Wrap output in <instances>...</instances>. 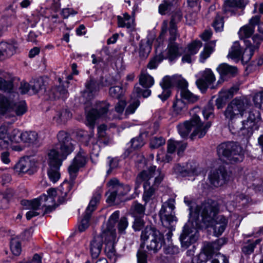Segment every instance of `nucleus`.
<instances>
[{"label":"nucleus","instance_id":"1","mask_svg":"<svg viewBox=\"0 0 263 263\" xmlns=\"http://www.w3.org/2000/svg\"><path fill=\"white\" fill-rule=\"evenodd\" d=\"M72 183L64 181L60 186L58 191L54 189H50L47 191V195L43 194L39 198L32 200H23L21 201L22 205H28L34 209H39L42 206L48 210H52L59 204H61L69 197L70 191L72 189Z\"/></svg>","mask_w":263,"mask_h":263},{"label":"nucleus","instance_id":"2","mask_svg":"<svg viewBox=\"0 0 263 263\" xmlns=\"http://www.w3.org/2000/svg\"><path fill=\"white\" fill-rule=\"evenodd\" d=\"M200 210L201 219L198 221H201L206 228H213L217 236L221 235L227 226L228 219L223 215L216 216L219 211L217 202L208 199L202 203Z\"/></svg>","mask_w":263,"mask_h":263},{"label":"nucleus","instance_id":"3","mask_svg":"<svg viewBox=\"0 0 263 263\" xmlns=\"http://www.w3.org/2000/svg\"><path fill=\"white\" fill-rule=\"evenodd\" d=\"M164 177L160 169L156 166H152L147 170L140 172L135 180V191L137 192L142 183L143 184L144 193L143 200L146 202L153 200L155 197V191Z\"/></svg>","mask_w":263,"mask_h":263},{"label":"nucleus","instance_id":"4","mask_svg":"<svg viewBox=\"0 0 263 263\" xmlns=\"http://www.w3.org/2000/svg\"><path fill=\"white\" fill-rule=\"evenodd\" d=\"M211 125V124L210 122L204 125L201 122L199 117L194 115L190 120L186 121L183 123L179 124L177 128L181 137L185 138L188 136L192 128H194V132L191 135V138L193 139L194 136H197L199 138H201L205 135Z\"/></svg>","mask_w":263,"mask_h":263},{"label":"nucleus","instance_id":"5","mask_svg":"<svg viewBox=\"0 0 263 263\" xmlns=\"http://www.w3.org/2000/svg\"><path fill=\"white\" fill-rule=\"evenodd\" d=\"M217 151L220 158H225L231 163L241 162L243 159L242 147L236 142L222 143L218 145Z\"/></svg>","mask_w":263,"mask_h":263},{"label":"nucleus","instance_id":"6","mask_svg":"<svg viewBox=\"0 0 263 263\" xmlns=\"http://www.w3.org/2000/svg\"><path fill=\"white\" fill-rule=\"evenodd\" d=\"M168 30L170 37L165 58L170 61H173L180 57L183 53V48L182 45L175 42L177 37H179V34L177 32V26L174 18H172L170 22Z\"/></svg>","mask_w":263,"mask_h":263},{"label":"nucleus","instance_id":"7","mask_svg":"<svg viewBox=\"0 0 263 263\" xmlns=\"http://www.w3.org/2000/svg\"><path fill=\"white\" fill-rule=\"evenodd\" d=\"M141 239L147 241L146 248L149 251L156 253L162 246L163 242V235L156 228L151 227H146L142 231Z\"/></svg>","mask_w":263,"mask_h":263},{"label":"nucleus","instance_id":"8","mask_svg":"<svg viewBox=\"0 0 263 263\" xmlns=\"http://www.w3.org/2000/svg\"><path fill=\"white\" fill-rule=\"evenodd\" d=\"M107 185L109 187V191L106 194V201L109 203L121 201L122 198L131 190L129 185L120 183L116 178L110 179L107 182Z\"/></svg>","mask_w":263,"mask_h":263},{"label":"nucleus","instance_id":"9","mask_svg":"<svg viewBox=\"0 0 263 263\" xmlns=\"http://www.w3.org/2000/svg\"><path fill=\"white\" fill-rule=\"evenodd\" d=\"M110 104L106 101L97 102L95 107L87 114L86 119L88 125L90 126H93L96 120L98 119H110Z\"/></svg>","mask_w":263,"mask_h":263},{"label":"nucleus","instance_id":"10","mask_svg":"<svg viewBox=\"0 0 263 263\" xmlns=\"http://www.w3.org/2000/svg\"><path fill=\"white\" fill-rule=\"evenodd\" d=\"M248 107L246 99L243 98H235L227 105L224 116L227 120L232 121L239 116L242 117Z\"/></svg>","mask_w":263,"mask_h":263},{"label":"nucleus","instance_id":"11","mask_svg":"<svg viewBox=\"0 0 263 263\" xmlns=\"http://www.w3.org/2000/svg\"><path fill=\"white\" fill-rule=\"evenodd\" d=\"M57 138L58 143L57 145V148L60 151V154L58 153V155L60 159L63 161L74 150L75 141L64 131L59 132Z\"/></svg>","mask_w":263,"mask_h":263},{"label":"nucleus","instance_id":"12","mask_svg":"<svg viewBox=\"0 0 263 263\" xmlns=\"http://www.w3.org/2000/svg\"><path fill=\"white\" fill-rule=\"evenodd\" d=\"M187 143L183 141L170 139L167 142V153L164 156L161 151L157 154V160L164 162H169L172 160L173 154L177 151L178 155H180L186 148Z\"/></svg>","mask_w":263,"mask_h":263},{"label":"nucleus","instance_id":"13","mask_svg":"<svg viewBox=\"0 0 263 263\" xmlns=\"http://www.w3.org/2000/svg\"><path fill=\"white\" fill-rule=\"evenodd\" d=\"M48 155L49 166L48 176L52 182L55 183L60 178L59 168L63 160L59 157L58 151L55 149H51Z\"/></svg>","mask_w":263,"mask_h":263},{"label":"nucleus","instance_id":"14","mask_svg":"<svg viewBox=\"0 0 263 263\" xmlns=\"http://www.w3.org/2000/svg\"><path fill=\"white\" fill-rule=\"evenodd\" d=\"M175 200L169 199L163 203L159 211V215L162 223L167 227L176 222L177 218L175 216Z\"/></svg>","mask_w":263,"mask_h":263},{"label":"nucleus","instance_id":"15","mask_svg":"<svg viewBox=\"0 0 263 263\" xmlns=\"http://www.w3.org/2000/svg\"><path fill=\"white\" fill-rule=\"evenodd\" d=\"M87 162V155L81 150L76 156L69 166L68 171L71 179L70 183L73 185V180L77 176L80 168L84 167Z\"/></svg>","mask_w":263,"mask_h":263},{"label":"nucleus","instance_id":"16","mask_svg":"<svg viewBox=\"0 0 263 263\" xmlns=\"http://www.w3.org/2000/svg\"><path fill=\"white\" fill-rule=\"evenodd\" d=\"M151 94V90L149 89H143L139 86H135L134 89L133 95L135 96V99H132L129 105L126 108L125 115L127 116L135 112L136 109L140 105V101L137 98L142 96L143 98H147Z\"/></svg>","mask_w":263,"mask_h":263},{"label":"nucleus","instance_id":"17","mask_svg":"<svg viewBox=\"0 0 263 263\" xmlns=\"http://www.w3.org/2000/svg\"><path fill=\"white\" fill-rule=\"evenodd\" d=\"M216 81V77L212 70L206 68L201 73V78L196 81V85L202 92H205L209 87L211 89L215 87L211 86Z\"/></svg>","mask_w":263,"mask_h":263},{"label":"nucleus","instance_id":"18","mask_svg":"<svg viewBox=\"0 0 263 263\" xmlns=\"http://www.w3.org/2000/svg\"><path fill=\"white\" fill-rule=\"evenodd\" d=\"M230 175L224 166H220L209 176L210 182L215 187L225 184L229 179Z\"/></svg>","mask_w":263,"mask_h":263},{"label":"nucleus","instance_id":"19","mask_svg":"<svg viewBox=\"0 0 263 263\" xmlns=\"http://www.w3.org/2000/svg\"><path fill=\"white\" fill-rule=\"evenodd\" d=\"M202 46L199 40H195L188 44L183 49V54L181 59L182 63H191L194 60V56L196 54Z\"/></svg>","mask_w":263,"mask_h":263},{"label":"nucleus","instance_id":"20","mask_svg":"<svg viewBox=\"0 0 263 263\" xmlns=\"http://www.w3.org/2000/svg\"><path fill=\"white\" fill-rule=\"evenodd\" d=\"M198 233L194 229H189L187 224L184 226L182 233L180 235V240L182 247L186 249L198 239Z\"/></svg>","mask_w":263,"mask_h":263},{"label":"nucleus","instance_id":"21","mask_svg":"<svg viewBox=\"0 0 263 263\" xmlns=\"http://www.w3.org/2000/svg\"><path fill=\"white\" fill-rule=\"evenodd\" d=\"M175 171L182 177L191 176L198 174V167L194 163H187L185 166L177 165Z\"/></svg>","mask_w":263,"mask_h":263},{"label":"nucleus","instance_id":"22","mask_svg":"<svg viewBox=\"0 0 263 263\" xmlns=\"http://www.w3.org/2000/svg\"><path fill=\"white\" fill-rule=\"evenodd\" d=\"M99 90V83L95 80L90 79L85 83V89L82 93V96L88 100H91Z\"/></svg>","mask_w":263,"mask_h":263},{"label":"nucleus","instance_id":"23","mask_svg":"<svg viewBox=\"0 0 263 263\" xmlns=\"http://www.w3.org/2000/svg\"><path fill=\"white\" fill-rule=\"evenodd\" d=\"M102 239V243H109L110 242H116V230L112 227L109 226H104L102 228V232L100 234L98 235Z\"/></svg>","mask_w":263,"mask_h":263},{"label":"nucleus","instance_id":"24","mask_svg":"<svg viewBox=\"0 0 263 263\" xmlns=\"http://www.w3.org/2000/svg\"><path fill=\"white\" fill-rule=\"evenodd\" d=\"M17 48L16 44L8 43L5 42L0 43V60L10 58L15 52Z\"/></svg>","mask_w":263,"mask_h":263},{"label":"nucleus","instance_id":"25","mask_svg":"<svg viewBox=\"0 0 263 263\" xmlns=\"http://www.w3.org/2000/svg\"><path fill=\"white\" fill-rule=\"evenodd\" d=\"M259 128V125L253 121L247 120L242 121V126L239 129L238 133L246 137H250L253 132Z\"/></svg>","mask_w":263,"mask_h":263},{"label":"nucleus","instance_id":"26","mask_svg":"<svg viewBox=\"0 0 263 263\" xmlns=\"http://www.w3.org/2000/svg\"><path fill=\"white\" fill-rule=\"evenodd\" d=\"M216 70L222 78L225 77H234L238 73V69L236 66H231L226 63L220 64Z\"/></svg>","mask_w":263,"mask_h":263},{"label":"nucleus","instance_id":"27","mask_svg":"<svg viewBox=\"0 0 263 263\" xmlns=\"http://www.w3.org/2000/svg\"><path fill=\"white\" fill-rule=\"evenodd\" d=\"M102 239L98 235L95 236L90 242L89 250L92 258H97L100 255L102 248Z\"/></svg>","mask_w":263,"mask_h":263},{"label":"nucleus","instance_id":"28","mask_svg":"<svg viewBox=\"0 0 263 263\" xmlns=\"http://www.w3.org/2000/svg\"><path fill=\"white\" fill-rule=\"evenodd\" d=\"M118 27L126 28L132 31L134 29L135 26V20L134 17H132L128 13L123 14V16H118Z\"/></svg>","mask_w":263,"mask_h":263},{"label":"nucleus","instance_id":"29","mask_svg":"<svg viewBox=\"0 0 263 263\" xmlns=\"http://www.w3.org/2000/svg\"><path fill=\"white\" fill-rule=\"evenodd\" d=\"M246 5L244 0H227L224 2V11L226 13H235L236 9L243 8Z\"/></svg>","mask_w":263,"mask_h":263},{"label":"nucleus","instance_id":"30","mask_svg":"<svg viewBox=\"0 0 263 263\" xmlns=\"http://www.w3.org/2000/svg\"><path fill=\"white\" fill-rule=\"evenodd\" d=\"M215 252L211 242L205 243L203 248V252H201L197 257L193 259V262L197 260V263H202L206 261L208 257L211 256Z\"/></svg>","mask_w":263,"mask_h":263},{"label":"nucleus","instance_id":"31","mask_svg":"<svg viewBox=\"0 0 263 263\" xmlns=\"http://www.w3.org/2000/svg\"><path fill=\"white\" fill-rule=\"evenodd\" d=\"M216 40L212 41L206 43L203 50L200 54L199 61L204 63L205 60L210 57L211 54L214 51L216 46Z\"/></svg>","mask_w":263,"mask_h":263},{"label":"nucleus","instance_id":"32","mask_svg":"<svg viewBox=\"0 0 263 263\" xmlns=\"http://www.w3.org/2000/svg\"><path fill=\"white\" fill-rule=\"evenodd\" d=\"M8 127L3 125L0 127V148L8 149L10 146V139L8 135Z\"/></svg>","mask_w":263,"mask_h":263},{"label":"nucleus","instance_id":"33","mask_svg":"<svg viewBox=\"0 0 263 263\" xmlns=\"http://www.w3.org/2000/svg\"><path fill=\"white\" fill-rule=\"evenodd\" d=\"M13 88V79L9 73L0 77V90L10 92Z\"/></svg>","mask_w":263,"mask_h":263},{"label":"nucleus","instance_id":"34","mask_svg":"<svg viewBox=\"0 0 263 263\" xmlns=\"http://www.w3.org/2000/svg\"><path fill=\"white\" fill-rule=\"evenodd\" d=\"M72 114L67 109H62L56 111L53 117V120L57 124L65 123L71 118Z\"/></svg>","mask_w":263,"mask_h":263},{"label":"nucleus","instance_id":"35","mask_svg":"<svg viewBox=\"0 0 263 263\" xmlns=\"http://www.w3.org/2000/svg\"><path fill=\"white\" fill-rule=\"evenodd\" d=\"M21 141L28 145L35 144L39 142L38 134L35 132H24L21 134Z\"/></svg>","mask_w":263,"mask_h":263},{"label":"nucleus","instance_id":"36","mask_svg":"<svg viewBox=\"0 0 263 263\" xmlns=\"http://www.w3.org/2000/svg\"><path fill=\"white\" fill-rule=\"evenodd\" d=\"M139 82L142 86L146 88H151L155 83L154 78L145 70L141 71L139 76Z\"/></svg>","mask_w":263,"mask_h":263},{"label":"nucleus","instance_id":"37","mask_svg":"<svg viewBox=\"0 0 263 263\" xmlns=\"http://www.w3.org/2000/svg\"><path fill=\"white\" fill-rule=\"evenodd\" d=\"M184 202L185 203L189 206L190 210V215L191 217H194L195 219L199 220V218L201 217V210L200 208L202 206V204L201 205H197L194 206L193 204V202L190 200V198L187 196H186L184 198Z\"/></svg>","mask_w":263,"mask_h":263},{"label":"nucleus","instance_id":"38","mask_svg":"<svg viewBox=\"0 0 263 263\" xmlns=\"http://www.w3.org/2000/svg\"><path fill=\"white\" fill-rule=\"evenodd\" d=\"M102 191L100 189H98L93 194L92 198L89 202V203L86 210L85 212L91 214V213L94 211L97 204L99 203L101 197Z\"/></svg>","mask_w":263,"mask_h":263},{"label":"nucleus","instance_id":"39","mask_svg":"<svg viewBox=\"0 0 263 263\" xmlns=\"http://www.w3.org/2000/svg\"><path fill=\"white\" fill-rule=\"evenodd\" d=\"M31 168V161L28 159H23L19 161V162L15 165L14 170L18 173H25L29 172Z\"/></svg>","mask_w":263,"mask_h":263},{"label":"nucleus","instance_id":"40","mask_svg":"<svg viewBox=\"0 0 263 263\" xmlns=\"http://www.w3.org/2000/svg\"><path fill=\"white\" fill-rule=\"evenodd\" d=\"M12 103V108L10 110L6 112H11L12 110H14L16 115L18 116H22L27 110V105L24 101H21L16 103H14L13 101L10 100Z\"/></svg>","mask_w":263,"mask_h":263},{"label":"nucleus","instance_id":"41","mask_svg":"<svg viewBox=\"0 0 263 263\" xmlns=\"http://www.w3.org/2000/svg\"><path fill=\"white\" fill-rule=\"evenodd\" d=\"M145 210L144 206L135 201L131 206L129 213L135 218H140L144 215Z\"/></svg>","mask_w":263,"mask_h":263},{"label":"nucleus","instance_id":"42","mask_svg":"<svg viewBox=\"0 0 263 263\" xmlns=\"http://www.w3.org/2000/svg\"><path fill=\"white\" fill-rule=\"evenodd\" d=\"M187 104L182 99H177L173 102V111L177 115L184 112L187 110Z\"/></svg>","mask_w":263,"mask_h":263},{"label":"nucleus","instance_id":"43","mask_svg":"<svg viewBox=\"0 0 263 263\" xmlns=\"http://www.w3.org/2000/svg\"><path fill=\"white\" fill-rule=\"evenodd\" d=\"M177 0H164L159 6V11L161 14H165L171 11L176 5Z\"/></svg>","mask_w":263,"mask_h":263},{"label":"nucleus","instance_id":"44","mask_svg":"<svg viewBox=\"0 0 263 263\" xmlns=\"http://www.w3.org/2000/svg\"><path fill=\"white\" fill-rule=\"evenodd\" d=\"M260 241V239H257L255 241L248 240L247 242L243 245L241 248L242 253L245 255H249L252 253L256 246L259 244Z\"/></svg>","mask_w":263,"mask_h":263},{"label":"nucleus","instance_id":"45","mask_svg":"<svg viewBox=\"0 0 263 263\" xmlns=\"http://www.w3.org/2000/svg\"><path fill=\"white\" fill-rule=\"evenodd\" d=\"M12 103L10 99L0 95V114H5L12 108Z\"/></svg>","mask_w":263,"mask_h":263},{"label":"nucleus","instance_id":"46","mask_svg":"<svg viewBox=\"0 0 263 263\" xmlns=\"http://www.w3.org/2000/svg\"><path fill=\"white\" fill-rule=\"evenodd\" d=\"M10 247L14 255L18 256L21 254L22 252V246L18 238H12L10 243Z\"/></svg>","mask_w":263,"mask_h":263},{"label":"nucleus","instance_id":"47","mask_svg":"<svg viewBox=\"0 0 263 263\" xmlns=\"http://www.w3.org/2000/svg\"><path fill=\"white\" fill-rule=\"evenodd\" d=\"M241 52L239 43L238 42H235L229 51L228 57L232 59L239 58L241 55Z\"/></svg>","mask_w":263,"mask_h":263},{"label":"nucleus","instance_id":"48","mask_svg":"<svg viewBox=\"0 0 263 263\" xmlns=\"http://www.w3.org/2000/svg\"><path fill=\"white\" fill-rule=\"evenodd\" d=\"M52 95V98L57 99L61 98H66L68 97V91L63 86H59L53 88L51 91V95Z\"/></svg>","mask_w":263,"mask_h":263},{"label":"nucleus","instance_id":"49","mask_svg":"<svg viewBox=\"0 0 263 263\" xmlns=\"http://www.w3.org/2000/svg\"><path fill=\"white\" fill-rule=\"evenodd\" d=\"M254 31V28L251 25H246L241 27L238 31L240 39H243L250 37Z\"/></svg>","mask_w":263,"mask_h":263},{"label":"nucleus","instance_id":"50","mask_svg":"<svg viewBox=\"0 0 263 263\" xmlns=\"http://www.w3.org/2000/svg\"><path fill=\"white\" fill-rule=\"evenodd\" d=\"M152 47L148 42H141L140 45L139 55L142 59L146 58L151 52Z\"/></svg>","mask_w":263,"mask_h":263},{"label":"nucleus","instance_id":"51","mask_svg":"<svg viewBox=\"0 0 263 263\" xmlns=\"http://www.w3.org/2000/svg\"><path fill=\"white\" fill-rule=\"evenodd\" d=\"M181 99L186 100L189 103H195L199 99V97L191 92L188 89L181 90L180 92Z\"/></svg>","mask_w":263,"mask_h":263},{"label":"nucleus","instance_id":"52","mask_svg":"<svg viewBox=\"0 0 263 263\" xmlns=\"http://www.w3.org/2000/svg\"><path fill=\"white\" fill-rule=\"evenodd\" d=\"M30 95L35 94L44 88L43 81L42 79H36L30 81Z\"/></svg>","mask_w":263,"mask_h":263},{"label":"nucleus","instance_id":"53","mask_svg":"<svg viewBox=\"0 0 263 263\" xmlns=\"http://www.w3.org/2000/svg\"><path fill=\"white\" fill-rule=\"evenodd\" d=\"M255 49L253 48L252 46L249 45H247V47L243 52H241V60L243 62L247 63L251 59L254 54Z\"/></svg>","mask_w":263,"mask_h":263},{"label":"nucleus","instance_id":"54","mask_svg":"<svg viewBox=\"0 0 263 263\" xmlns=\"http://www.w3.org/2000/svg\"><path fill=\"white\" fill-rule=\"evenodd\" d=\"M116 242H110L105 245L104 251L107 256L110 259L114 260L116 258V251L115 249Z\"/></svg>","mask_w":263,"mask_h":263},{"label":"nucleus","instance_id":"55","mask_svg":"<svg viewBox=\"0 0 263 263\" xmlns=\"http://www.w3.org/2000/svg\"><path fill=\"white\" fill-rule=\"evenodd\" d=\"M110 96L114 98L119 99L123 95V88L121 86H116L109 88Z\"/></svg>","mask_w":263,"mask_h":263},{"label":"nucleus","instance_id":"56","mask_svg":"<svg viewBox=\"0 0 263 263\" xmlns=\"http://www.w3.org/2000/svg\"><path fill=\"white\" fill-rule=\"evenodd\" d=\"M223 17L217 14L213 23V27L216 32H221L223 29Z\"/></svg>","mask_w":263,"mask_h":263},{"label":"nucleus","instance_id":"57","mask_svg":"<svg viewBox=\"0 0 263 263\" xmlns=\"http://www.w3.org/2000/svg\"><path fill=\"white\" fill-rule=\"evenodd\" d=\"M235 91H236V89L233 87L229 89H223L219 92L218 97L226 101L233 97Z\"/></svg>","mask_w":263,"mask_h":263},{"label":"nucleus","instance_id":"58","mask_svg":"<svg viewBox=\"0 0 263 263\" xmlns=\"http://www.w3.org/2000/svg\"><path fill=\"white\" fill-rule=\"evenodd\" d=\"M174 83L177 85L178 87L181 90L187 89L188 83L181 76H175L173 77Z\"/></svg>","mask_w":263,"mask_h":263},{"label":"nucleus","instance_id":"59","mask_svg":"<svg viewBox=\"0 0 263 263\" xmlns=\"http://www.w3.org/2000/svg\"><path fill=\"white\" fill-rule=\"evenodd\" d=\"M90 216L91 214L85 212V214L79 226V230L80 231H84L88 228L89 226V219Z\"/></svg>","mask_w":263,"mask_h":263},{"label":"nucleus","instance_id":"60","mask_svg":"<svg viewBox=\"0 0 263 263\" xmlns=\"http://www.w3.org/2000/svg\"><path fill=\"white\" fill-rule=\"evenodd\" d=\"M165 142V140L161 137H154L150 142V146L151 148H157L163 145Z\"/></svg>","mask_w":263,"mask_h":263},{"label":"nucleus","instance_id":"61","mask_svg":"<svg viewBox=\"0 0 263 263\" xmlns=\"http://www.w3.org/2000/svg\"><path fill=\"white\" fill-rule=\"evenodd\" d=\"M247 119L258 124V122L260 120V114L259 111L256 109L252 110L249 112Z\"/></svg>","mask_w":263,"mask_h":263},{"label":"nucleus","instance_id":"62","mask_svg":"<svg viewBox=\"0 0 263 263\" xmlns=\"http://www.w3.org/2000/svg\"><path fill=\"white\" fill-rule=\"evenodd\" d=\"M21 134L20 131L17 129H14L9 136L10 142L18 143L21 141Z\"/></svg>","mask_w":263,"mask_h":263},{"label":"nucleus","instance_id":"63","mask_svg":"<svg viewBox=\"0 0 263 263\" xmlns=\"http://www.w3.org/2000/svg\"><path fill=\"white\" fill-rule=\"evenodd\" d=\"M128 225L127 219L125 217H122L120 218L118 224V229L119 233L124 234L125 230Z\"/></svg>","mask_w":263,"mask_h":263},{"label":"nucleus","instance_id":"64","mask_svg":"<svg viewBox=\"0 0 263 263\" xmlns=\"http://www.w3.org/2000/svg\"><path fill=\"white\" fill-rule=\"evenodd\" d=\"M213 109L214 106L213 103L209 102L202 110L203 115L206 119H208L211 115H213Z\"/></svg>","mask_w":263,"mask_h":263}]
</instances>
